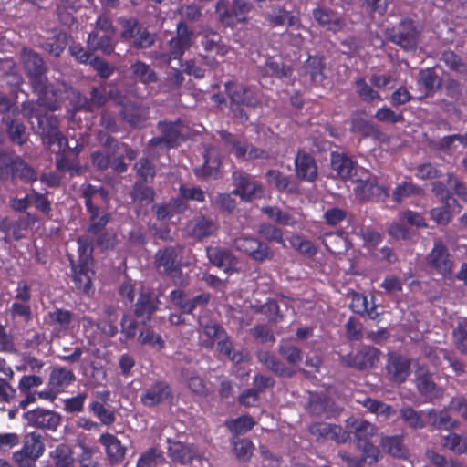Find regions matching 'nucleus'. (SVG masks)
Returning a JSON list of instances; mask_svg holds the SVG:
<instances>
[{"instance_id": "nucleus-61", "label": "nucleus", "mask_w": 467, "mask_h": 467, "mask_svg": "<svg viewBox=\"0 0 467 467\" xmlns=\"http://www.w3.org/2000/svg\"><path fill=\"white\" fill-rule=\"evenodd\" d=\"M279 354L291 366H296L303 359L302 350L292 344L282 343L279 345Z\"/></svg>"}, {"instance_id": "nucleus-37", "label": "nucleus", "mask_w": 467, "mask_h": 467, "mask_svg": "<svg viewBox=\"0 0 467 467\" xmlns=\"http://www.w3.org/2000/svg\"><path fill=\"white\" fill-rule=\"evenodd\" d=\"M382 448L391 456L406 460L410 456L409 449L403 443V436H386L381 440Z\"/></svg>"}, {"instance_id": "nucleus-16", "label": "nucleus", "mask_w": 467, "mask_h": 467, "mask_svg": "<svg viewBox=\"0 0 467 467\" xmlns=\"http://www.w3.org/2000/svg\"><path fill=\"white\" fill-rule=\"evenodd\" d=\"M159 304V296L153 291L142 288L134 305V314L137 318L141 319L143 325H147L151 320L152 315L158 310Z\"/></svg>"}, {"instance_id": "nucleus-53", "label": "nucleus", "mask_w": 467, "mask_h": 467, "mask_svg": "<svg viewBox=\"0 0 467 467\" xmlns=\"http://www.w3.org/2000/svg\"><path fill=\"white\" fill-rule=\"evenodd\" d=\"M400 417L411 429H423L426 426V422L422 418V411H417L411 407H405L400 409Z\"/></svg>"}, {"instance_id": "nucleus-20", "label": "nucleus", "mask_w": 467, "mask_h": 467, "mask_svg": "<svg viewBox=\"0 0 467 467\" xmlns=\"http://www.w3.org/2000/svg\"><path fill=\"white\" fill-rule=\"evenodd\" d=\"M295 171L296 177L307 182H314L318 175L317 161L314 157L299 150L295 158Z\"/></svg>"}, {"instance_id": "nucleus-32", "label": "nucleus", "mask_w": 467, "mask_h": 467, "mask_svg": "<svg viewBox=\"0 0 467 467\" xmlns=\"http://www.w3.org/2000/svg\"><path fill=\"white\" fill-rule=\"evenodd\" d=\"M315 21L327 30L334 33L338 32L342 28V21L338 15L330 8L318 6L312 11Z\"/></svg>"}, {"instance_id": "nucleus-11", "label": "nucleus", "mask_w": 467, "mask_h": 467, "mask_svg": "<svg viewBox=\"0 0 467 467\" xmlns=\"http://www.w3.org/2000/svg\"><path fill=\"white\" fill-rule=\"evenodd\" d=\"M353 192L359 202H385L389 196L388 188L379 185L376 176L358 180Z\"/></svg>"}, {"instance_id": "nucleus-19", "label": "nucleus", "mask_w": 467, "mask_h": 467, "mask_svg": "<svg viewBox=\"0 0 467 467\" xmlns=\"http://www.w3.org/2000/svg\"><path fill=\"white\" fill-rule=\"evenodd\" d=\"M203 164L194 169V174L198 179L207 180L210 178L217 179L220 175V167L222 158L219 150L215 147H210L205 150L203 154Z\"/></svg>"}, {"instance_id": "nucleus-51", "label": "nucleus", "mask_w": 467, "mask_h": 467, "mask_svg": "<svg viewBox=\"0 0 467 467\" xmlns=\"http://www.w3.org/2000/svg\"><path fill=\"white\" fill-rule=\"evenodd\" d=\"M441 444L444 448L459 454L467 453V437H462L455 432L443 436Z\"/></svg>"}, {"instance_id": "nucleus-14", "label": "nucleus", "mask_w": 467, "mask_h": 467, "mask_svg": "<svg viewBox=\"0 0 467 467\" xmlns=\"http://www.w3.org/2000/svg\"><path fill=\"white\" fill-rule=\"evenodd\" d=\"M27 425L43 431H56L61 424V415L51 410L36 408L24 413Z\"/></svg>"}, {"instance_id": "nucleus-3", "label": "nucleus", "mask_w": 467, "mask_h": 467, "mask_svg": "<svg viewBox=\"0 0 467 467\" xmlns=\"http://www.w3.org/2000/svg\"><path fill=\"white\" fill-rule=\"evenodd\" d=\"M81 196L88 213L89 214L90 223L88 226V233L97 234L104 230L110 221V213L101 212L102 204L108 202L109 192L103 187H98L90 183L84 184L81 190Z\"/></svg>"}, {"instance_id": "nucleus-57", "label": "nucleus", "mask_w": 467, "mask_h": 467, "mask_svg": "<svg viewBox=\"0 0 467 467\" xmlns=\"http://www.w3.org/2000/svg\"><path fill=\"white\" fill-rule=\"evenodd\" d=\"M441 60L451 70L455 71L461 75H467L466 63L455 52L451 50L444 51L441 56Z\"/></svg>"}, {"instance_id": "nucleus-4", "label": "nucleus", "mask_w": 467, "mask_h": 467, "mask_svg": "<svg viewBox=\"0 0 467 467\" xmlns=\"http://www.w3.org/2000/svg\"><path fill=\"white\" fill-rule=\"evenodd\" d=\"M253 9V4L247 0H232V5L227 0H218L214 13L221 26L234 28L247 22Z\"/></svg>"}, {"instance_id": "nucleus-9", "label": "nucleus", "mask_w": 467, "mask_h": 467, "mask_svg": "<svg viewBox=\"0 0 467 467\" xmlns=\"http://www.w3.org/2000/svg\"><path fill=\"white\" fill-rule=\"evenodd\" d=\"M234 189L232 193L241 198L243 202H250L254 199L262 198L264 190L251 174L242 171H235L232 174Z\"/></svg>"}, {"instance_id": "nucleus-35", "label": "nucleus", "mask_w": 467, "mask_h": 467, "mask_svg": "<svg viewBox=\"0 0 467 467\" xmlns=\"http://www.w3.org/2000/svg\"><path fill=\"white\" fill-rule=\"evenodd\" d=\"M157 127L170 143V147L173 148L179 144L183 130V125L181 119H177L176 121L161 120L158 122Z\"/></svg>"}, {"instance_id": "nucleus-44", "label": "nucleus", "mask_w": 467, "mask_h": 467, "mask_svg": "<svg viewBox=\"0 0 467 467\" xmlns=\"http://www.w3.org/2000/svg\"><path fill=\"white\" fill-rule=\"evenodd\" d=\"M130 71L132 77L143 84L154 83L158 80L156 72L142 61L131 64Z\"/></svg>"}, {"instance_id": "nucleus-18", "label": "nucleus", "mask_w": 467, "mask_h": 467, "mask_svg": "<svg viewBox=\"0 0 467 467\" xmlns=\"http://www.w3.org/2000/svg\"><path fill=\"white\" fill-rule=\"evenodd\" d=\"M410 358L396 353L390 354L386 364L389 379L398 384L405 382L410 374Z\"/></svg>"}, {"instance_id": "nucleus-31", "label": "nucleus", "mask_w": 467, "mask_h": 467, "mask_svg": "<svg viewBox=\"0 0 467 467\" xmlns=\"http://www.w3.org/2000/svg\"><path fill=\"white\" fill-rule=\"evenodd\" d=\"M67 95L68 104L67 105V111L73 118L78 112H89L92 113L89 107L88 98L81 94L78 90L67 85V89L63 93V97ZM64 98H62L63 102Z\"/></svg>"}, {"instance_id": "nucleus-59", "label": "nucleus", "mask_w": 467, "mask_h": 467, "mask_svg": "<svg viewBox=\"0 0 467 467\" xmlns=\"http://www.w3.org/2000/svg\"><path fill=\"white\" fill-rule=\"evenodd\" d=\"M51 324L57 325L60 329L67 330L73 320L74 315L71 311L63 308H55L48 312Z\"/></svg>"}, {"instance_id": "nucleus-42", "label": "nucleus", "mask_w": 467, "mask_h": 467, "mask_svg": "<svg viewBox=\"0 0 467 467\" xmlns=\"http://www.w3.org/2000/svg\"><path fill=\"white\" fill-rule=\"evenodd\" d=\"M50 459L55 467H75L72 449L65 443L57 445L50 451Z\"/></svg>"}, {"instance_id": "nucleus-58", "label": "nucleus", "mask_w": 467, "mask_h": 467, "mask_svg": "<svg viewBox=\"0 0 467 467\" xmlns=\"http://www.w3.org/2000/svg\"><path fill=\"white\" fill-rule=\"evenodd\" d=\"M229 431L235 434H242L254 428L255 422L250 416L243 415L236 419L229 420L225 422Z\"/></svg>"}, {"instance_id": "nucleus-7", "label": "nucleus", "mask_w": 467, "mask_h": 467, "mask_svg": "<svg viewBox=\"0 0 467 467\" xmlns=\"http://www.w3.org/2000/svg\"><path fill=\"white\" fill-rule=\"evenodd\" d=\"M426 263L432 272L444 279L451 277L454 263L447 245L442 241H434L433 247L426 255Z\"/></svg>"}, {"instance_id": "nucleus-47", "label": "nucleus", "mask_w": 467, "mask_h": 467, "mask_svg": "<svg viewBox=\"0 0 467 467\" xmlns=\"http://www.w3.org/2000/svg\"><path fill=\"white\" fill-rule=\"evenodd\" d=\"M16 179L30 183L37 180L36 171L19 156L16 159L14 176H12L11 181Z\"/></svg>"}, {"instance_id": "nucleus-30", "label": "nucleus", "mask_w": 467, "mask_h": 467, "mask_svg": "<svg viewBox=\"0 0 467 467\" xmlns=\"http://www.w3.org/2000/svg\"><path fill=\"white\" fill-rule=\"evenodd\" d=\"M168 456L173 462L187 464L199 457L197 451L191 445L184 444L181 441H172L171 439H168Z\"/></svg>"}, {"instance_id": "nucleus-49", "label": "nucleus", "mask_w": 467, "mask_h": 467, "mask_svg": "<svg viewBox=\"0 0 467 467\" xmlns=\"http://www.w3.org/2000/svg\"><path fill=\"white\" fill-rule=\"evenodd\" d=\"M266 20L273 27L283 26H293L296 23L297 18L292 15L291 12L286 11L285 8H278L273 10L266 16Z\"/></svg>"}, {"instance_id": "nucleus-22", "label": "nucleus", "mask_w": 467, "mask_h": 467, "mask_svg": "<svg viewBox=\"0 0 467 467\" xmlns=\"http://www.w3.org/2000/svg\"><path fill=\"white\" fill-rule=\"evenodd\" d=\"M346 426L349 432L353 434V438L357 445L371 441L377 434L378 428L371 422L350 417L346 420Z\"/></svg>"}, {"instance_id": "nucleus-12", "label": "nucleus", "mask_w": 467, "mask_h": 467, "mask_svg": "<svg viewBox=\"0 0 467 467\" xmlns=\"http://www.w3.org/2000/svg\"><path fill=\"white\" fill-rule=\"evenodd\" d=\"M379 360V351L376 348L369 346L362 347L347 355L340 356L341 364L358 370L373 368Z\"/></svg>"}, {"instance_id": "nucleus-17", "label": "nucleus", "mask_w": 467, "mask_h": 467, "mask_svg": "<svg viewBox=\"0 0 467 467\" xmlns=\"http://www.w3.org/2000/svg\"><path fill=\"white\" fill-rule=\"evenodd\" d=\"M172 398V391L168 382L156 380L140 395L141 403L148 408L158 406Z\"/></svg>"}, {"instance_id": "nucleus-36", "label": "nucleus", "mask_w": 467, "mask_h": 467, "mask_svg": "<svg viewBox=\"0 0 467 467\" xmlns=\"http://www.w3.org/2000/svg\"><path fill=\"white\" fill-rule=\"evenodd\" d=\"M109 33L92 32L88 36V45L93 50H98L104 55H110L114 51L113 37Z\"/></svg>"}, {"instance_id": "nucleus-63", "label": "nucleus", "mask_w": 467, "mask_h": 467, "mask_svg": "<svg viewBox=\"0 0 467 467\" xmlns=\"http://www.w3.org/2000/svg\"><path fill=\"white\" fill-rule=\"evenodd\" d=\"M259 234L269 242L285 245L284 234L282 229L270 223H262L258 228Z\"/></svg>"}, {"instance_id": "nucleus-10", "label": "nucleus", "mask_w": 467, "mask_h": 467, "mask_svg": "<svg viewBox=\"0 0 467 467\" xmlns=\"http://www.w3.org/2000/svg\"><path fill=\"white\" fill-rule=\"evenodd\" d=\"M182 249L183 247L180 244L159 249L154 255L157 269L170 276L181 272Z\"/></svg>"}, {"instance_id": "nucleus-27", "label": "nucleus", "mask_w": 467, "mask_h": 467, "mask_svg": "<svg viewBox=\"0 0 467 467\" xmlns=\"http://www.w3.org/2000/svg\"><path fill=\"white\" fill-rule=\"evenodd\" d=\"M267 182L278 192L287 194L299 193L298 183L290 176L278 170H269L265 173Z\"/></svg>"}, {"instance_id": "nucleus-26", "label": "nucleus", "mask_w": 467, "mask_h": 467, "mask_svg": "<svg viewBox=\"0 0 467 467\" xmlns=\"http://www.w3.org/2000/svg\"><path fill=\"white\" fill-rule=\"evenodd\" d=\"M74 381L76 376L73 370L65 367H55L49 374L48 387L55 394H58L65 391Z\"/></svg>"}, {"instance_id": "nucleus-55", "label": "nucleus", "mask_w": 467, "mask_h": 467, "mask_svg": "<svg viewBox=\"0 0 467 467\" xmlns=\"http://www.w3.org/2000/svg\"><path fill=\"white\" fill-rule=\"evenodd\" d=\"M135 170L137 176L143 182H152L156 174L154 163L147 157H142L136 162Z\"/></svg>"}, {"instance_id": "nucleus-56", "label": "nucleus", "mask_w": 467, "mask_h": 467, "mask_svg": "<svg viewBox=\"0 0 467 467\" xmlns=\"http://www.w3.org/2000/svg\"><path fill=\"white\" fill-rule=\"evenodd\" d=\"M130 195L134 202H139L149 204L154 201L155 192L151 187L137 182L133 185Z\"/></svg>"}, {"instance_id": "nucleus-41", "label": "nucleus", "mask_w": 467, "mask_h": 467, "mask_svg": "<svg viewBox=\"0 0 467 467\" xmlns=\"http://www.w3.org/2000/svg\"><path fill=\"white\" fill-rule=\"evenodd\" d=\"M331 167L338 177L346 180L349 179L352 174L354 163L352 160L344 153L333 151L331 153Z\"/></svg>"}, {"instance_id": "nucleus-62", "label": "nucleus", "mask_w": 467, "mask_h": 467, "mask_svg": "<svg viewBox=\"0 0 467 467\" xmlns=\"http://www.w3.org/2000/svg\"><path fill=\"white\" fill-rule=\"evenodd\" d=\"M357 87V93L358 97L367 102H372L374 100H382L380 94L369 86L364 78H358L355 81Z\"/></svg>"}, {"instance_id": "nucleus-21", "label": "nucleus", "mask_w": 467, "mask_h": 467, "mask_svg": "<svg viewBox=\"0 0 467 467\" xmlns=\"http://www.w3.org/2000/svg\"><path fill=\"white\" fill-rule=\"evenodd\" d=\"M71 267V278L77 289L85 294H88L92 288V270L93 264L76 263L72 258L69 259Z\"/></svg>"}, {"instance_id": "nucleus-64", "label": "nucleus", "mask_w": 467, "mask_h": 467, "mask_svg": "<svg viewBox=\"0 0 467 467\" xmlns=\"http://www.w3.org/2000/svg\"><path fill=\"white\" fill-rule=\"evenodd\" d=\"M350 130L360 133L364 137H368L375 132L376 129L371 121L360 116H352Z\"/></svg>"}, {"instance_id": "nucleus-25", "label": "nucleus", "mask_w": 467, "mask_h": 467, "mask_svg": "<svg viewBox=\"0 0 467 467\" xmlns=\"http://www.w3.org/2000/svg\"><path fill=\"white\" fill-rule=\"evenodd\" d=\"M15 112L18 114V109L12 110L11 115L2 117V123L5 127L6 133L10 141L14 144L22 146L26 143L28 136L25 124L15 118Z\"/></svg>"}, {"instance_id": "nucleus-40", "label": "nucleus", "mask_w": 467, "mask_h": 467, "mask_svg": "<svg viewBox=\"0 0 467 467\" xmlns=\"http://www.w3.org/2000/svg\"><path fill=\"white\" fill-rule=\"evenodd\" d=\"M206 254L210 263L217 267H231L235 263L234 255L226 248L207 247Z\"/></svg>"}, {"instance_id": "nucleus-23", "label": "nucleus", "mask_w": 467, "mask_h": 467, "mask_svg": "<svg viewBox=\"0 0 467 467\" xmlns=\"http://www.w3.org/2000/svg\"><path fill=\"white\" fill-rule=\"evenodd\" d=\"M191 237L202 240L214 234L218 229L216 222L205 215L193 217L187 224Z\"/></svg>"}, {"instance_id": "nucleus-54", "label": "nucleus", "mask_w": 467, "mask_h": 467, "mask_svg": "<svg viewBox=\"0 0 467 467\" xmlns=\"http://www.w3.org/2000/svg\"><path fill=\"white\" fill-rule=\"evenodd\" d=\"M18 156L0 150V181L11 180Z\"/></svg>"}, {"instance_id": "nucleus-38", "label": "nucleus", "mask_w": 467, "mask_h": 467, "mask_svg": "<svg viewBox=\"0 0 467 467\" xmlns=\"http://www.w3.org/2000/svg\"><path fill=\"white\" fill-rule=\"evenodd\" d=\"M418 86L429 96L441 87V79L433 68L428 67L420 71Z\"/></svg>"}, {"instance_id": "nucleus-60", "label": "nucleus", "mask_w": 467, "mask_h": 467, "mask_svg": "<svg viewBox=\"0 0 467 467\" xmlns=\"http://www.w3.org/2000/svg\"><path fill=\"white\" fill-rule=\"evenodd\" d=\"M89 410L100 420L104 425H112L115 421V414L107 409L101 402L93 400L88 405Z\"/></svg>"}, {"instance_id": "nucleus-24", "label": "nucleus", "mask_w": 467, "mask_h": 467, "mask_svg": "<svg viewBox=\"0 0 467 467\" xmlns=\"http://www.w3.org/2000/svg\"><path fill=\"white\" fill-rule=\"evenodd\" d=\"M119 315L117 309L112 306H106L103 309L102 317L98 321L86 318L88 324L95 326L104 335L109 337H115L119 332L118 327Z\"/></svg>"}, {"instance_id": "nucleus-15", "label": "nucleus", "mask_w": 467, "mask_h": 467, "mask_svg": "<svg viewBox=\"0 0 467 467\" xmlns=\"http://www.w3.org/2000/svg\"><path fill=\"white\" fill-rule=\"evenodd\" d=\"M224 90L230 99V104L254 108L259 103L254 92L244 84L227 81L224 84Z\"/></svg>"}, {"instance_id": "nucleus-13", "label": "nucleus", "mask_w": 467, "mask_h": 467, "mask_svg": "<svg viewBox=\"0 0 467 467\" xmlns=\"http://www.w3.org/2000/svg\"><path fill=\"white\" fill-rule=\"evenodd\" d=\"M234 247L257 262H264L273 257V252L266 244L250 235L235 238Z\"/></svg>"}, {"instance_id": "nucleus-45", "label": "nucleus", "mask_w": 467, "mask_h": 467, "mask_svg": "<svg viewBox=\"0 0 467 467\" xmlns=\"http://www.w3.org/2000/svg\"><path fill=\"white\" fill-rule=\"evenodd\" d=\"M20 450L40 458L45 451V443L42 436L35 431L27 433L24 437L23 446Z\"/></svg>"}, {"instance_id": "nucleus-1", "label": "nucleus", "mask_w": 467, "mask_h": 467, "mask_svg": "<svg viewBox=\"0 0 467 467\" xmlns=\"http://www.w3.org/2000/svg\"><path fill=\"white\" fill-rule=\"evenodd\" d=\"M20 57L32 91L38 96V102L52 111L59 109L67 84L48 80L47 67L42 57L33 49L22 48Z\"/></svg>"}, {"instance_id": "nucleus-50", "label": "nucleus", "mask_w": 467, "mask_h": 467, "mask_svg": "<svg viewBox=\"0 0 467 467\" xmlns=\"http://www.w3.org/2000/svg\"><path fill=\"white\" fill-rule=\"evenodd\" d=\"M67 45V36L65 33H58L52 38L41 44L42 49L50 55L59 57Z\"/></svg>"}, {"instance_id": "nucleus-29", "label": "nucleus", "mask_w": 467, "mask_h": 467, "mask_svg": "<svg viewBox=\"0 0 467 467\" xmlns=\"http://www.w3.org/2000/svg\"><path fill=\"white\" fill-rule=\"evenodd\" d=\"M29 227V220L26 217H19L17 220H12L8 217L0 218V232L5 234L4 240L9 243L8 236L16 241L24 237L23 231Z\"/></svg>"}, {"instance_id": "nucleus-8", "label": "nucleus", "mask_w": 467, "mask_h": 467, "mask_svg": "<svg viewBox=\"0 0 467 467\" xmlns=\"http://www.w3.org/2000/svg\"><path fill=\"white\" fill-rule=\"evenodd\" d=\"M193 32L184 22H179L176 26V36L169 41V53L155 55V58L164 63H170L172 59H181L184 53L192 47Z\"/></svg>"}, {"instance_id": "nucleus-6", "label": "nucleus", "mask_w": 467, "mask_h": 467, "mask_svg": "<svg viewBox=\"0 0 467 467\" xmlns=\"http://www.w3.org/2000/svg\"><path fill=\"white\" fill-rule=\"evenodd\" d=\"M387 33L389 41L404 50L412 51L417 47L421 32L412 19H403Z\"/></svg>"}, {"instance_id": "nucleus-48", "label": "nucleus", "mask_w": 467, "mask_h": 467, "mask_svg": "<svg viewBox=\"0 0 467 467\" xmlns=\"http://www.w3.org/2000/svg\"><path fill=\"white\" fill-rule=\"evenodd\" d=\"M166 462L163 452L157 448H150L140 454L136 467H157Z\"/></svg>"}, {"instance_id": "nucleus-2", "label": "nucleus", "mask_w": 467, "mask_h": 467, "mask_svg": "<svg viewBox=\"0 0 467 467\" xmlns=\"http://www.w3.org/2000/svg\"><path fill=\"white\" fill-rule=\"evenodd\" d=\"M41 104L36 101L26 100L21 105L22 115L30 120L33 118L36 119L37 130L36 132L42 137V140L49 147L57 145L58 150H61L67 143V138L59 130L58 118L51 113L42 112L39 109ZM42 107L45 108L44 105ZM46 109H47L46 107Z\"/></svg>"}, {"instance_id": "nucleus-39", "label": "nucleus", "mask_w": 467, "mask_h": 467, "mask_svg": "<svg viewBox=\"0 0 467 467\" xmlns=\"http://www.w3.org/2000/svg\"><path fill=\"white\" fill-rule=\"evenodd\" d=\"M220 138L223 144L228 148L235 158L246 160L249 144L246 141L237 140L234 134L222 130L219 132Z\"/></svg>"}, {"instance_id": "nucleus-43", "label": "nucleus", "mask_w": 467, "mask_h": 467, "mask_svg": "<svg viewBox=\"0 0 467 467\" xmlns=\"http://www.w3.org/2000/svg\"><path fill=\"white\" fill-rule=\"evenodd\" d=\"M455 141L460 143L459 134L446 135L438 140H428V146L434 151L451 155L456 150Z\"/></svg>"}, {"instance_id": "nucleus-33", "label": "nucleus", "mask_w": 467, "mask_h": 467, "mask_svg": "<svg viewBox=\"0 0 467 467\" xmlns=\"http://www.w3.org/2000/svg\"><path fill=\"white\" fill-rule=\"evenodd\" d=\"M449 410H451L449 406L440 410L430 409L426 413L430 425L438 430L445 431L458 428L460 423L450 416Z\"/></svg>"}, {"instance_id": "nucleus-34", "label": "nucleus", "mask_w": 467, "mask_h": 467, "mask_svg": "<svg viewBox=\"0 0 467 467\" xmlns=\"http://www.w3.org/2000/svg\"><path fill=\"white\" fill-rule=\"evenodd\" d=\"M258 359L279 377L292 378L296 374L294 368L287 367L278 358L267 351L259 353Z\"/></svg>"}, {"instance_id": "nucleus-46", "label": "nucleus", "mask_w": 467, "mask_h": 467, "mask_svg": "<svg viewBox=\"0 0 467 467\" xmlns=\"http://www.w3.org/2000/svg\"><path fill=\"white\" fill-rule=\"evenodd\" d=\"M422 192V189L414 184L411 180L403 181L398 183L392 192V199L395 202L400 203L405 198L420 195Z\"/></svg>"}, {"instance_id": "nucleus-28", "label": "nucleus", "mask_w": 467, "mask_h": 467, "mask_svg": "<svg viewBox=\"0 0 467 467\" xmlns=\"http://www.w3.org/2000/svg\"><path fill=\"white\" fill-rule=\"evenodd\" d=\"M99 441L105 447L108 459L111 464L121 462L126 454V448L121 441L111 433H103Z\"/></svg>"}, {"instance_id": "nucleus-52", "label": "nucleus", "mask_w": 467, "mask_h": 467, "mask_svg": "<svg viewBox=\"0 0 467 467\" xmlns=\"http://www.w3.org/2000/svg\"><path fill=\"white\" fill-rule=\"evenodd\" d=\"M263 212L265 215H267L271 220L275 223L285 225V226H293L296 223L294 216L285 211H282L277 206H266L263 208Z\"/></svg>"}, {"instance_id": "nucleus-5", "label": "nucleus", "mask_w": 467, "mask_h": 467, "mask_svg": "<svg viewBox=\"0 0 467 467\" xmlns=\"http://www.w3.org/2000/svg\"><path fill=\"white\" fill-rule=\"evenodd\" d=\"M202 327L206 337L202 345L206 348H213L216 346L217 350L232 361L239 363L243 360L242 354L233 348L228 334L223 326L217 322L209 321L202 325Z\"/></svg>"}]
</instances>
